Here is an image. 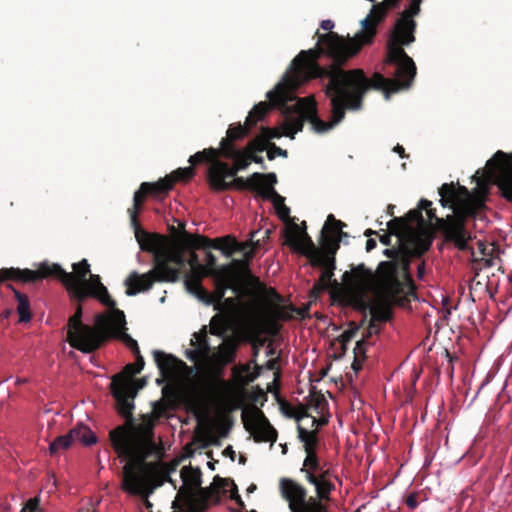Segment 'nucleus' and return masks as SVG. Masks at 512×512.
Here are the masks:
<instances>
[{"mask_svg": "<svg viewBox=\"0 0 512 512\" xmlns=\"http://www.w3.org/2000/svg\"><path fill=\"white\" fill-rule=\"evenodd\" d=\"M262 177V173L258 172H255L247 179H244L243 177H228V175L223 173L207 171L208 184L215 192H223L232 189H248L257 192L259 195V190L262 189L260 187Z\"/></svg>", "mask_w": 512, "mask_h": 512, "instance_id": "nucleus-20", "label": "nucleus"}, {"mask_svg": "<svg viewBox=\"0 0 512 512\" xmlns=\"http://www.w3.org/2000/svg\"><path fill=\"white\" fill-rule=\"evenodd\" d=\"M267 158L272 161L276 158V156H281L286 158L288 156L287 150H284L277 146L275 143H270L267 146Z\"/></svg>", "mask_w": 512, "mask_h": 512, "instance_id": "nucleus-55", "label": "nucleus"}, {"mask_svg": "<svg viewBox=\"0 0 512 512\" xmlns=\"http://www.w3.org/2000/svg\"><path fill=\"white\" fill-rule=\"evenodd\" d=\"M156 422L147 414L141 416V423L134 425L124 424L111 430L109 438L113 450L118 457L126 460V464L133 467L148 468L155 473L159 462H148L147 459L156 451L154 442V428Z\"/></svg>", "mask_w": 512, "mask_h": 512, "instance_id": "nucleus-6", "label": "nucleus"}, {"mask_svg": "<svg viewBox=\"0 0 512 512\" xmlns=\"http://www.w3.org/2000/svg\"><path fill=\"white\" fill-rule=\"evenodd\" d=\"M80 441L86 446H90L97 442V437L92 430L84 425L78 424L72 428L66 435L57 437L49 446L51 455L58 454L61 450L68 449L72 443Z\"/></svg>", "mask_w": 512, "mask_h": 512, "instance_id": "nucleus-26", "label": "nucleus"}, {"mask_svg": "<svg viewBox=\"0 0 512 512\" xmlns=\"http://www.w3.org/2000/svg\"><path fill=\"white\" fill-rule=\"evenodd\" d=\"M149 194L150 193L148 191L142 189V184L140 185V188L134 193L133 207L128 209V212L130 213L132 223L135 225L137 224L138 211L141 209L146 196Z\"/></svg>", "mask_w": 512, "mask_h": 512, "instance_id": "nucleus-42", "label": "nucleus"}, {"mask_svg": "<svg viewBox=\"0 0 512 512\" xmlns=\"http://www.w3.org/2000/svg\"><path fill=\"white\" fill-rule=\"evenodd\" d=\"M88 276L89 278H86L83 282V286L98 294V301L108 307L111 311L118 309L116 307V301L111 298L107 288L102 284L100 276L92 273Z\"/></svg>", "mask_w": 512, "mask_h": 512, "instance_id": "nucleus-32", "label": "nucleus"}, {"mask_svg": "<svg viewBox=\"0 0 512 512\" xmlns=\"http://www.w3.org/2000/svg\"><path fill=\"white\" fill-rule=\"evenodd\" d=\"M398 247L387 248L383 251L384 256L391 259L390 261H397L399 256H401V252L403 251L404 239H397Z\"/></svg>", "mask_w": 512, "mask_h": 512, "instance_id": "nucleus-53", "label": "nucleus"}, {"mask_svg": "<svg viewBox=\"0 0 512 512\" xmlns=\"http://www.w3.org/2000/svg\"><path fill=\"white\" fill-rule=\"evenodd\" d=\"M64 286L71 298L77 302L76 310L74 314L69 317L67 322L66 340L71 347L78 350V343L85 342L86 340L88 341L90 339V334L86 331L85 328H95V325L90 326L82 322V303L88 297H93L98 300V294L92 292L91 289H87L85 286H83V284H70Z\"/></svg>", "mask_w": 512, "mask_h": 512, "instance_id": "nucleus-14", "label": "nucleus"}, {"mask_svg": "<svg viewBox=\"0 0 512 512\" xmlns=\"http://www.w3.org/2000/svg\"><path fill=\"white\" fill-rule=\"evenodd\" d=\"M313 267H319L322 268L323 271L320 275V278L318 281L314 284L311 294L312 296L317 297L320 293L324 292L328 287L332 284L338 285V282L336 280H332V277L334 275V270L336 268L335 262H326L323 261L322 265H312Z\"/></svg>", "mask_w": 512, "mask_h": 512, "instance_id": "nucleus-33", "label": "nucleus"}, {"mask_svg": "<svg viewBox=\"0 0 512 512\" xmlns=\"http://www.w3.org/2000/svg\"><path fill=\"white\" fill-rule=\"evenodd\" d=\"M215 289L212 293L208 292V295H203L202 300L207 304H220L224 299L225 293L228 289L233 290L235 293H239L241 288L235 284L227 276L220 271L217 272L216 276L213 277Z\"/></svg>", "mask_w": 512, "mask_h": 512, "instance_id": "nucleus-31", "label": "nucleus"}, {"mask_svg": "<svg viewBox=\"0 0 512 512\" xmlns=\"http://www.w3.org/2000/svg\"><path fill=\"white\" fill-rule=\"evenodd\" d=\"M477 187L472 191L458 182L444 183L439 188L440 204L444 208L453 210V214L445 218H439L436 215V209L432 208V202L427 199L419 201L420 210H425L429 226L435 221L436 228L441 231L447 242H452L459 250L467 248L468 241L471 239L466 230L465 222L469 218H475L479 212L486 208V199L488 194V181L480 171L473 176Z\"/></svg>", "mask_w": 512, "mask_h": 512, "instance_id": "nucleus-1", "label": "nucleus"}, {"mask_svg": "<svg viewBox=\"0 0 512 512\" xmlns=\"http://www.w3.org/2000/svg\"><path fill=\"white\" fill-rule=\"evenodd\" d=\"M8 287L13 291L15 299L17 301V312L19 314V322L27 323L32 319V313L30 310V302L26 294L16 290L12 285Z\"/></svg>", "mask_w": 512, "mask_h": 512, "instance_id": "nucleus-37", "label": "nucleus"}, {"mask_svg": "<svg viewBox=\"0 0 512 512\" xmlns=\"http://www.w3.org/2000/svg\"><path fill=\"white\" fill-rule=\"evenodd\" d=\"M346 224L342 221L335 222L333 225L324 226L322 230V235H327L330 237H337Z\"/></svg>", "mask_w": 512, "mask_h": 512, "instance_id": "nucleus-57", "label": "nucleus"}, {"mask_svg": "<svg viewBox=\"0 0 512 512\" xmlns=\"http://www.w3.org/2000/svg\"><path fill=\"white\" fill-rule=\"evenodd\" d=\"M290 84V82L286 83L284 75L275 88L266 94L270 110L272 107L279 108L286 117L281 125L286 137L294 139L295 135L303 130L305 121L310 122L318 133L326 132L339 123L335 122L332 112L330 121L321 120L317 115L315 101H308L306 98L297 99L294 93L301 85L292 88Z\"/></svg>", "mask_w": 512, "mask_h": 512, "instance_id": "nucleus-4", "label": "nucleus"}, {"mask_svg": "<svg viewBox=\"0 0 512 512\" xmlns=\"http://www.w3.org/2000/svg\"><path fill=\"white\" fill-rule=\"evenodd\" d=\"M111 393L117 402L118 413L125 418V424L134 425L133 410L136 391L122 375H115L111 382Z\"/></svg>", "mask_w": 512, "mask_h": 512, "instance_id": "nucleus-22", "label": "nucleus"}, {"mask_svg": "<svg viewBox=\"0 0 512 512\" xmlns=\"http://www.w3.org/2000/svg\"><path fill=\"white\" fill-rule=\"evenodd\" d=\"M261 188L273 187L277 183V177L275 173L262 174Z\"/></svg>", "mask_w": 512, "mask_h": 512, "instance_id": "nucleus-63", "label": "nucleus"}, {"mask_svg": "<svg viewBox=\"0 0 512 512\" xmlns=\"http://www.w3.org/2000/svg\"><path fill=\"white\" fill-rule=\"evenodd\" d=\"M358 330L357 326L351 327L343 331V333L337 338L341 346L348 345V343L354 338Z\"/></svg>", "mask_w": 512, "mask_h": 512, "instance_id": "nucleus-58", "label": "nucleus"}, {"mask_svg": "<svg viewBox=\"0 0 512 512\" xmlns=\"http://www.w3.org/2000/svg\"><path fill=\"white\" fill-rule=\"evenodd\" d=\"M403 46L405 45L400 43L399 38L390 37L385 59L386 64L396 67L392 80L399 86V91L410 88L417 73L415 62L408 56Z\"/></svg>", "mask_w": 512, "mask_h": 512, "instance_id": "nucleus-15", "label": "nucleus"}, {"mask_svg": "<svg viewBox=\"0 0 512 512\" xmlns=\"http://www.w3.org/2000/svg\"><path fill=\"white\" fill-rule=\"evenodd\" d=\"M433 239V228H419L417 231H410V234L404 240V246L409 247L415 258H420L430 249Z\"/></svg>", "mask_w": 512, "mask_h": 512, "instance_id": "nucleus-29", "label": "nucleus"}, {"mask_svg": "<svg viewBox=\"0 0 512 512\" xmlns=\"http://www.w3.org/2000/svg\"><path fill=\"white\" fill-rule=\"evenodd\" d=\"M157 267L144 274L132 271L124 281L127 296H135L139 293L149 291L155 282L174 283L180 280L182 270L187 265V259L183 251L169 244L164 255L158 261Z\"/></svg>", "mask_w": 512, "mask_h": 512, "instance_id": "nucleus-7", "label": "nucleus"}, {"mask_svg": "<svg viewBox=\"0 0 512 512\" xmlns=\"http://www.w3.org/2000/svg\"><path fill=\"white\" fill-rule=\"evenodd\" d=\"M210 353V345L207 341H202V344L200 347H195L194 350H187L186 351V357L196 362L199 358H206L208 357Z\"/></svg>", "mask_w": 512, "mask_h": 512, "instance_id": "nucleus-46", "label": "nucleus"}, {"mask_svg": "<svg viewBox=\"0 0 512 512\" xmlns=\"http://www.w3.org/2000/svg\"><path fill=\"white\" fill-rule=\"evenodd\" d=\"M390 317V309L386 306H375L371 309V319L376 322H386Z\"/></svg>", "mask_w": 512, "mask_h": 512, "instance_id": "nucleus-50", "label": "nucleus"}, {"mask_svg": "<svg viewBox=\"0 0 512 512\" xmlns=\"http://www.w3.org/2000/svg\"><path fill=\"white\" fill-rule=\"evenodd\" d=\"M269 144L266 143V141L263 139L261 135L256 136L254 139L249 141L247 145L245 146L244 150L247 153H253L258 152L261 153L267 149V146Z\"/></svg>", "mask_w": 512, "mask_h": 512, "instance_id": "nucleus-49", "label": "nucleus"}, {"mask_svg": "<svg viewBox=\"0 0 512 512\" xmlns=\"http://www.w3.org/2000/svg\"><path fill=\"white\" fill-rule=\"evenodd\" d=\"M281 407L283 410H285V412L287 414L294 417L298 422L304 418L310 417V414L308 413V410H309L308 405L299 404L297 407L294 408V411L292 413H290L286 410V408L290 409V405L287 402H283L281 404ZM322 423H325V421H320L316 417L311 416V426L312 427L317 424H322Z\"/></svg>", "mask_w": 512, "mask_h": 512, "instance_id": "nucleus-39", "label": "nucleus"}, {"mask_svg": "<svg viewBox=\"0 0 512 512\" xmlns=\"http://www.w3.org/2000/svg\"><path fill=\"white\" fill-rule=\"evenodd\" d=\"M167 409L168 404L166 403V401H157L153 403V410L148 415L152 416L153 420L157 422L164 415Z\"/></svg>", "mask_w": 512, "mask_h": 512, "instance_id": "nucleus-54", "label": "nucleus"}, {"mask_svg": "<svg viewBox=\"0 0 512 512\" xmlns=\"http://www.w3.org/2000/svg\"><path fill=\"white\" fill-rule=\"evenodd\" d=\"M422 0H412L409 8L401 13L400 18L396 21L395 28L391 34L393 38H399L400 43L410 45L415 41L416 22L414 16L420 13V5Z\"/></svg>", "mask_w": 512, "mask_h": 512, "instance_id": "nucleus-24", "label": "nucleus"}, {"mask_svg": "<svg viewBox=\"0 0 512 512\" xmlns=\"http://www.w3.org/2000/svg\"><path fill=\"white\" fill-rule=\"evenodd\" d=\"M310 397V405H312L316 411L323 409L324 405L327 404L326 399L321 393L311 392Z\"/></svg>", "mask_w": 512, "mask_h": 512, "instance_id": "nucleus-59", "label": "nucleus"}, {"mask_svg": "<svg viewBox=\"0 0 512 512\" xmlns=\"http://www.w3.org/2000/svg\"><path fill=\"white\" fill-rule=\"evenodd\" d=\"M342 280L356 297L362 299L375 285L377 291V271L373 272L363 263L344 272Z\"/></svg>", "mask_w": 512, "mask_h": 512, "instance_id": "nucleus-21", "label": "nucleus"}, {"mask_svg": "<svg viewBox=\"0 0 512 512\" xmlns=\"http://www.w3.org/2000/svg\"><path fill=\"white\" fill-rule=\"evenodd\" d=\"M183 279L185 287L189 292L197 295L200 299H202L203 295H208V291L203 288L202 280H200L199 276H192L186 272Z\"/></svg>", "mask_w": 512, "mask_h": 512, "instance_id": "nucleus-40", "label": "nucleus"}, {"mask_svg": "<svg viewBox=\"0 0 512 512\" xmlns=\"http://www.w3.org/2000/svg\"><path fill=\"white\" fill-rule=\"evenodd\" d=\"M321 249H320V256L319 262L317 265H322L323 261L326 262H335V255L340 248V242L339 239L336 237H330L327 235H321Z\"/></svg>", "mask_w": 512, "mask_h": 512, "instance_id": "nucleus-35", "label": "nucleus"}, {"mask_svg": "<svg viewBox=\"0 0 512 512\" xmlns=\"http://www.w3.org/2000/svg\"><path fill=\"white\" fill-rule=\"evenodd\" d=\"M257 232L251 233V238L244 242H239L232 235L209 239L201 235H192L184 233V245L189 249H208L214 248L220 250L222 254L230 258L235 253H242L243 258L233 259L229 265L221 266L219 271L232 280L235 284L242 287V281L247 279L252 283L261 286L259 278L252 274L250 261L254 258L255 252L260 248V240H255Z\"/></svg>", "mask_w": 512, "mask_h": 512, "instance_id": "nucleus-5", "label": "nucleus"}, {"mask_svg": "<svg viewBox=\"0 0 512 512\" xmlns=\"http://www.w3.org/2000/svg\"><path fill=\"white\" fill-rule=\"evenodd\" d=\"M300 471L304 474L305 480L315 487L319 499H329L330 493L335 488L330 481L329 469H324L322 464H302Z\"/></svg>", "mask_w": 512, "mask_h": 512, "instance_id": "nucleus-25", "label": "nucleus"}, {"mask_svg": "<svg viewBox=\"0 0 512 512\" xmlns=\"http://www.w3.org/2000/svg\"><path fill=\"white\" fill-rule=\"evenodd\" d=\"M415 258L409 247L403 246L397 261H381L377 267V296L386 304L399 303L407 290H413L410 274L411 259Z\"/></svg>", "mask_w": 512, "mask_h": 512, "instance_id": "nucleus-8", "label": "nucleus"}, {"mask_svg": "<svg viewBox=\"0 0 512 512\" xmlns=\"http://www.w3.org/2000/svg\"><path fill=\"white\" fill-rule=\"evenodd\" d=\"M487 181L492 180L500 195L512 203V152L498 150L487 161L485 166Z\"/></svg>", "mask_w": 512, "mask_h": 512, "instance_id": "nucleus-16", "label": "nucleus"}, {"mask_svg": "<svg viewBox=\"0 0 512 512\" xmlns=\"http://www.w3.org/2000/svg\"><path fill=\"white\" fill-rule=\"evenodd\" d=\"M90 339L78 343V350L83 353H92L99 349L109 339L123 342L133 354H139L138 343L127 334L125 314L120 309L110 311L109 314H98L95 317V328H85Z\"/></svg>", "mask_w": 512, "mask_h": 512, "instance_id": "nucleus-10", "label": "nucleus"}, {"mask_svg": "<svg viewBox=\"0 0 512 512\" xmlns=\"http://www.w3.org/2000/svg\"><path fill=\"white\" fill-rule=\"evenodd\" d=\"M259 196L265 200H270L276 210L278 217L282 221H288L290 217V208L285 205V198L277 193L273 187L259 190Z\"/></svg>", "mask_w": 512, "mask_h": 512, "instance_id": "nucleus-34", "label": "nucleus"}, {"mask_svg": "<svg viewBox=\"0 0 512 512\" xmlns=\"http://www.w3.org/2000/svg\"><path fill=\"white\" fill-rule=\"evenodd\" d=\"M291 308H293L292 305L290 306H277L274 310V314L276 318L284 321L291 320L294 317V313L291 311Z\"/></svg>", "mask_w": 512, "mask_h": 512, "instance_id": "nucleus-56", "label": "nucleus"}, {"mask_svg": "<svg viewBox=\"0 0 512 512\" xmlns=\"http://www.w3.org/2000/svg\"><path fill=\"white\" fill-rule=\"evenodd\" d=\"M191 165L209 163L208 171L218 172L234 177L239 171L250 165L248 153L244 149H216L213 147L196 152L190 156Z\"/></svg>", "mask_w": 512, "mask_h": 512, "instance_id": "nucleus-12", "label": "nucleus"}, {"mask_svg": "<svg viewBox=\"0 0 512 512\" xmlns=\"http://www.w3.org/2000/svg\"><path fill=\"white\" fill-rule=\"evenodd\" d=\"M147 468L133 467L125 464L122 472L121 489L130 495L139 496L147 508H151L149 496L156 488L162 486L168 477V471L162 465H158L156 472L151 473Z\"/></svg>", "mask_w": 512, "mask_h": 512, "instance_id": "nucleus-13", "label": "nucleus"}, {"mask_svg": "<svg viewBox=\"0 0 512 512\" xmlns=\"http://www.w3.org/2000/svg\"><path fill=\"white\" fill-rule=\"evenodd\" d=\"M213 484H214L213 487L218 491L219 496H220V489L224 490L229 485H232V490H231V495H230L231 499H233V497H237V495H239L237 485L231 479L222 478L217 475L214 478Z\"/></svg>", "mask_w": 512, "mask_h": 512, "instance_id": "nucleus-47", "label": "nucleus"}, {"mask_svg": "<svg viewBox=\"0 0 512 512\" xmlns=\"http://www.w3.org/2000/svg\"><path fill=\"white\" fill-rule=\"evenodd\" d=\"M73 271L66 272L59 264L48 261L38 264L35 270L28 268H1L0 284L6 281H13L22 284L37 283L47 278L59 280L63 285L83 284L88 275H91L90 264L86 259L74 263Z\"/></svg>", "mask_w": 512, "mask_h": 512, "instance_id": "nucleus-9", "label": "nucleus"}, {"mask_svg": "<svg viewBox=\"0 0 512 512\" xmlns=\"http://www.w3.org/2000/svg\"><path fill=\"white\" fill-rule=\"evenodd\" d=\"M326 78L328 83L325 94L330 99L335 122L343 120L346 109L360 110L364 95L370 89L382 90L386 94L399 91V86L391 78L376 72L368 79L362 69L344 70L342 66L332 67V72Z\"/></svg>", "mask_w": 512, "mask_h": 512, "instance_id": "nucleus-3", "label": "nucleus"}, {"mask_svg": "<svg viewBox=\"0 0 512 512\" xmlns=\"http://www.w3.org/2000/svg\"><path fill=\"white\" fill-rule=\"evenodd\" d=\"M298 439L303 443L305 453L311 451H317L319 439L318 432L316 429L308 430L302 425L297 426Z\"/></svg>", "mask_w": 512, "mask_h": 512, "instance_id": "nucleus-38", "label": "nucleus"}, {"mask_svg": "<svg viewBox=\"0 0 512 512\" xmlns=\"http://www.w3.org/2000/svg\"><path fill=\"white\" fill-rule=\"evenodd\" d=\"M353 353L354 357L366 359V341L364 339L356 342Z\"/></svg>", "mask_w": 512, "mask_h": 512, "instance_id": "nucleus-64", "label": "nucleus"}, {"mask_svg": "<svg viewBox=\"0 0 512 512\" xmlns=\"http://www.w3.org/2000/svg\"><path fill=\"white\" fill-rule=\"evenodd\" d=\"M135 355V363L127 364L124 367L123 372L120 374L122 377L128 382V378L133 377L134 375L140 373L145 365L144 358L141 353L134 354Z\"/></svg>", "mask_w": 512, "mask_h": 512, "instance_id": "nucleus-43", "label": "nucleus"}, {"mask_svg": "<svg viewBox=\"0 0 512 512\" xmlns=\"http://www.w3.org/2000/svg\"><path fill=\"white\" fill-rule=\"evenodd\" d=\"M153 357L161 376L165 379H170L187 368L185 362L172 354H167L160 350H154Z\"/></svg>", "mask_w": 512, "mask_h": 512, "instance_id": "nucleus-30", "label": "nucleus"}, {"mask_svg": "<svg viewBox=\"0 0 512 512\" xmlns=\"http://www.w3.org/2000/svg\"><path fill=\"white\" fill-rule=\"evenodd\" d=\"M193 336L195 338V341L191 340V345L194 347H200L202 344V341L208 342L207 327L203 326L202 329L199 332H195L193 334Z\"/></svg>", "mask_w": 512, "mask_h": 512, "instance_id": "nucleus-62", "label": "nucleus"}, {"mask_svg": "<svg viewBox=\"0 0 512 512\" xmlns=\"http://www.w3.org/2000/svg\"><path fill=\"white\" fill-rule=\"evenodd\" d=\"M216 357L223 365L233 363L236 358V346L233 343L224 344L216 354Z\"/></svg>", "mask_w": 512, "mask_h": 512, "instance_id": "nucleus-44", "label": "nucleus"}, {"mask_svg": "<svg viewBox=\"0 0 512 512\" xmlns=\"http://www.w3.org/2000/svg\"><path fill=\"white\" fill-rule=\"evenodd\" d=\"M183 481L175 500L174 512H205L209 507V501H219L218 491L213 487H201L202 472L199 467L184 466L180 472Z\"/></svg>", "mask_w": 512, "mask_h": 512, "instance_id": "nucleus-11", "label": "nucleus"}, {"mask_svg": "<svg viewBox=\"0 0 512 512\" xmlns=\"http://www.w3.org/2000/svg\"><path fill=\"white\" fill-rule=\"evenodd\" d=\"M400 0H384L373 5L370 13L361 21L363 42H373L377 25L384 20L389 8H395Z\"/></svg>", "mask_w": 512, "mask_h": 512, "instance_id": "nucleus-27", "label": "nucleus"}, {"mask_svg": "<svg viewBox=\"0 0 512 512\" xmlns=\"http://www.w3.org/2000/svg\"><path fill=\"white\" fill-rule=\"evenodd\" d=\"M320 27L327 33H320L317 30L316 46L302 50L293 59L290 69L285 73V81L290 82L292 88L311 79L326 78L332 72V67L343 66L364 45L372 43L363 42L362 30L353 38L344 39L332 31L334 28L332 20H323Z\"/></svg>", "mask_w": 512, "mask_h": 512, "instance_id": "nucleus-2", "label": "nucleus"}, {"mask_svg": "<svg viewBox=\"0 0 512 512\" xmlns=\"http://www.w3.org/2000/svg\"><path fill=\"white\" fill-rule=\"evenodd\" d=\"M285 244L305 255L311 265L320 263L317 258L320 256V249L315 246L306 231L300 232L296 223L290 224L285 230Z\"/></svg>", "mask_w": 512, "mask_h": 512, "instance_id": "nucleus-23", "label": "nucleus"}, {"mask_svg": "<svg viewBox=\"0 0 512 512\" xmlns=\"http://www.w3.org/2000/svg\"><path fill=\"white\" fill-rule=\"evenodd\" d=\"M244 428L253 436L255 442L277 441V430L270 424L264 413L257 407L245 408L241 414Z\"/></svg>", "mask_w": 512, "mask_h": 512, "instance_id": "nucleus-18", "label": "nucleus"}, {"mask_svg": "<svg viewBox=\"0 0 512 512\" xmlns=\"http://www.w3.org/2000/svg\"><path fill=\"white\" fill-rule=\"evenodd\" d=\"M40 498L38 496L30 498L23 506L21 512H40Z\"/></svg>", "mask_w": 512, "mask_h": 512, "instance_id": "nucleus-61", "label": "nucleus"}, {"mask_svg": "<svg viewBox=\"0 0 512 512\" xmlns=\"http://www.w3.org/2000/svg\"><path fill=\"white\" fill-rule=\"evenodd\" d=\"M195 175V170L192 166L185 168H178L173 171L169 176L170 179H173V184L177 182H188Z\"/></svg>", "mask_w": 512, "mask_h": 512, "instance_id": "nucleus-45", "label": "nucleus"}, {"mask_svg": "<svg viewBox=\"0 0 512 512\" xmlns=\"http://www.w3.org/2000/svg\"><path fill=\"white\" fill-rule=\"evenodd\" d=\"M267 144L273 143L272 139H279L284 135V131L281 128H269L261 127V134Z\"/></svg>", "mask_w": 512, "mask_h": 512, "instance_id": "nucleus-51", "label": "nucleus"}, {"mask_svg": "<svg viewBox=\"0 0 512 512\" xmlns=\"http://www.w3.org/2000/svg\"><path fill=\"white\" fill-rule=\"evenodd\" d=\"M136 239L140 245V248L153 256V267H157L158 261L164 255V251L167 249L170 243L168 238L158 233H146L143 231H136Z\"/></svg>", "mask_w": 512, "mask_h": 512, "instance_id": "nucleus-28", "label": "nucleus"}, {"mask_svg": "<svg viewBox=\"0 0 512 512\" xmlns=\"http://www.w3.org/2000/svg\"><path fill=\"white\" fill-rule=\"evenodd\" d=\"M403 218L407 221L410 227L412 223H417L419 228H427V225L422 215V210H420L419 205L417 206L416 209L410 210Z\"/></svg>", "mask_w": 512, "mask_h": 512, "instance_id": "nucleus-48", "label": "nucleus"}, {"mask_svg": "<svg viewBox=\"0 0 512 512\" xmlns=\"http://www.w3.org/2000/svg\"><path fill=\"white\" fill-rule=\"evenodd\" d=\"M279 488L282 497L288 501L291 512H326L324 499L316 497L307 498V490L293 479L281 478Z\"/></svg>", "mask_w": 512, "mask_h": 512, "instance_id": "nucleus-17", "label": "nucleus"}, {"mask_svg": "<svg viewBox=\"0 0 512 512\" xmlns=\"http://www.w3.org/2000/svg\"><path fill=\"white\" fill-rule=\"evenodd\" d=\"M387 227H388V232H390V234L397 236L398 239L399 238L404 239L403 234L407 231L412 230V228L409 226L407 221L402 217L393 218L392 220H390L387 223Z\"/></svg>", "mask_w": 512, "mask_h": 512, "instance_id": "nucleus-41", "label": "nucleus"}, {"mask_svg": "<svg viewBox=\"0 0 512 512\" xmlns=\"http://www.w3.org/2000/svg\"><path fill=\"white\" fill-rule=\"evenodd\" d=\"M204 266H207V269L211 273L212 277L216 276L220 269V267H217L216 257L211 252L206 253V264H204Z\"/></svg>", "mask_w": 512, "mask_h": 512, "instance_id": "nucleus-60", "label": "nucleus"}, {"mask_svg": "<svg viewBox=\"0 0 512 512\" xmlns=\"http://www.w3.org/2000/svg\"><path fill=\"white\" fill-rule=\"evenodd\" d=\"M269 111L270 106L267 102L261 101L256 104L249 112L244 125L238 123L237 125L231 124L229 126L226 137L221 139L218 149H237L234 142L247 137L251 128L254 127L258 121H261Z\"/></svg>", "mask_w": 512, "mask_h": 512, "instance_id": "nucleus-19", "label": "nucleus"}, {"mask_svg": "<svg viewBox=\"0 0 512 512\" xmlns=\"http://www.w3.org/2000/svg\"><path fill=\"white\" fill-rule=\"evenodd\" d=\"M173 186V179H170L168 175L156 182L142 183V189L148 191L150 195L155 197L167 195Z\"/></svg>", "mask_w": 512, "mask_h": 512, "instance_id": "nucleus-36", "label": "nucleus"}, {"mask_svg": "<svg viewBox=\"0 0 512 512\" xmlns=\"http://www.w3.org/2000/svg\"><path fill=\"white\" fill-rule=\"evenodd\" d=\"M225 330V322L219 316L215 315L210 321V333L212 335L221 336Z\"/></svg>", "mask_w": 512, "mask_h": 512, "instance_id": "nucleus-52", "label": "nucleus"}]
</instances>
